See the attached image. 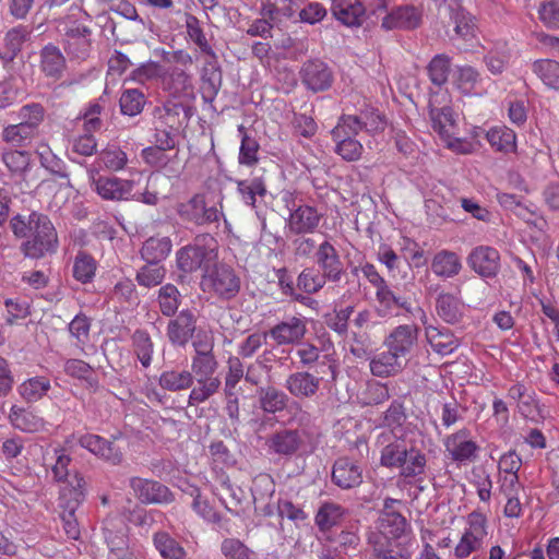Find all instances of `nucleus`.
<instances>
[{
	"label": "nucleus",
	"instance_id": "obj_1",
	"mask_svg": "<svg viewBox=\"0 0 559 559\" xmlns=\"http://www.w3.org/2000/svg\"><path fill=\"white\" fill-rule=\"evenodd\" d=\"M10 226L16 237L27 238L20 247L26 258L38 260L57 251L58 233L46 214L39 212H32L28 216L17 214L10 221Z\"/></svg>",
	"mask_w": 559,
	"mask_h": 559
},
{
	"label": "nucleus",
	"instance_id": "obj_2",
	"mask_svg": "<svg viewBox=\"0 0 559 559\" xmlns=\"http://www.w3.org/2000/svg\"><path fill=\"white\" fill-rule=\"evenodd\" d=\"M218 260V243L211 234L195 236L176 253L177 267L183 273L201 271L207 274Z\"/></svg>",
	"mask_w": 559,
	"mask_h": 559
},
{
	"label": "nucleus",
	"instance_id": "obj_3",
	"mask_svg": "<svg viewBox=\"0 0 559 559\" xmlns=\"http://www.w3.org/2000/svg\"><path fill=\"white\" fill-rule=\"evenodd\" d=\"M202 284L223 300L235 298L240 292V278L235 271L226 265L216 263L206 274L202 275Z\"/></svg>",
	"mask_w": 559,
	"mask_h": 559
},
{
	"label": "nucleus",
	"instance_id": "obj_4",
	"mask_svg": "<svg viewBox=\"0 0 559 559\" xmlns=\"http://www.w3.org/2000/svg\"><path fill=\"white\" fill-rule=\"evenodd\" d=\"M176 212L181 221L195 226H203L219 221L222 212L215 206H209L202 194H194L186 202L177 205Z\"/></svg>",
	"mask_w": 559,
	"mask_h": 559
},
{
	"label": "nucleus",
	"instance_id": "obj_5",
	"mask_svg": "<svg viewBox=\"0 0 559 559\" xmlns=\"http://www.w3.org/2000/svg\"><path fill=\"white\" fill-rule=\"evenodd\" d=\"M307 318L292 316L277 322L267 330V335L276 346H294L300 344L307 334Z\"/></svg>",
	"mask_w": 559,
	"mask_h": 559
},
{
	"label": "nucleus",
	"instance_id": "obj_6",
	"mask_svg": "<svg viewBox=\"0 0 559 559\" xmlns=\"http://www.w3.org/2000/svg\"><path fill=\"white\" fill-rule=\"evenodd\" d=\"M306 436L305 429L284 428L271 435L266 445L271 453L290 459L305 447Z\"/></svg>",
	"mask_w": 559,
	"mask_h": 559
},
{
	"label": "nucleus",
	"instance_id": "obj_7",
	"mask_svg": "<svg viewBox=\"0 0 559 559\" xmlns=\"http://www.w3.org/2000/svg\"><path fill=\"white\" fill-rule=\"evenodd\" d=\"M377 444L381 447L380 464L389 468L399 467L405 463L408 449L412 447L393 430L382 431L377 438Z\"/></svg>",
	"mask_w": 559,
	"mask_h": 559
},
{
	"label": "nucleus",
	"instance_id": "obj_8",
	"mask_svg": "<svg viewBox=\"0 0 559 559\" xmlns=\"http://www.w3.org/2000/svg\"><path fill=\"white\" fill-rule=\"evenodd\" d=\"M129 486L134 497L144 504H167L174 501V495L170 489L159 481L131 477Z\"/></svg>",
	"mask_w": 559,
	"mask_h": 559
},
{
	"label": "nucleus",
	"instance_id": "obj_9",
	"mask_svg": "<svg viewBox=\"0 0 559 559\" xmlns=\"http://www.w3.org/2000/svg\"><path fill=\"white\" fill-rule=\"evenodd\" d=\"M299 74L301 83L307 90L313 93L329 90L334 80L333 72L330 67L319 59L306 61L302 64Z\"/></svg>",
	"mask_w": 559,
	"mask_h": 559
},
{
	"label": "nucleus",
	"instance_id": "obj_10",
	"mask_svg": "<svg viewBox=\"0 0 559 559\" xmlns=\"http://www.w3.org/2000/svg\"><path fill=\"white\" fill-rule=\"evenodd\" d=\"M444 448L451 460L456 463L475 461L479 450L478 444L471 438V431L466 428L448 436Z\"/></svg>",
	"mask_w": 559,
	"mask_h": 559
},
{
	"label": "nucleus",
	"instance_id": "obj_11",
	"mask_svg": "<svg viewBox=\"0 0 559 559\" xmlns=\"http://www.w3.org/2000/svg\"><path fill=\"white\" fill-rule=\"evenodd\" d=\"M467 264L483 278H493L501 267L500 253L493 247L478 246L468 254Z\"/></svg>",
	"mask_w": 559,
	"mask_h": 559
},
{
	"label": "nucleus",
	"instance_id": "obj_12",
	"mask_svg": "<svg viewBox=\"0 0 559 559\" xmlns=\"http://www.w3.org/2000/svg\"><path fill=\"white\" fill-rule=\"evenodd\" d=\"M297 346L295 354L299 358V362L302 367L313 368L316 364L319 368L326 367L330 371V379H326L325 381L335 382L338 372V364L332 355H322L321 349L309 342L301 341Z\"/></svg>",
	"mask_w": 559,
	"mask_h": 559
},
{
	"label": "nucleus",
	"instance_id": "obj_13",
	"mask_svg": "<svg viewBox=\"0 0 559 559\" xmlns=\"http://www.w3.org/2000/svg\"><path fill=\"white\" fill-rule=\"evenodd\" d=\"M314 260L318 270L321 271L330 282L337 283L344 274V264L334 245L329 240L319 243Z\"/></svg>",
	"mask_w": 559,
	"mask_h": 559
},
{
	"label": "nucleus",
	"instance_id": "obj_14",
	"mask_svg": "<svg viewBox=\"0 0 559 559\" xmlns=\"http://www.w3.org/2000/svg\"><path fill=\"white\" fill-rule=\"evenodd\" d=\"M419 328L416 324H401L384 338L383 346L397 356L407 359L418 341Z\"/></svg>",
	"mask_w": 559,
	"mask_h": 559
},
{
	"label": "nucleus",
	"instance_id": "obj_15",
	"mask_svg": "<svg viewBox=\"0 0 559 559\" xmlns=\"http://www.w3.org/2000/svg\"><path fill=\"white\" fill-rule=\"evenodd\" d=\"M139 185L135 179H120L118 177H99L93 179L95 191L105 200H129L131 192Z\"/></svg>",
	"mask_w": 559,
	"mask_h": 559
},
{
	"label": "nucleus",
	"instance_id": "obj_16",
	"mask_svg": "<svg viewBox=\"0 0 559 559\" xmlns=\"http://www.w3.org/2000/svg\"><path fill=\"white\" fill-rule=\"evenodd\" d=\"M421 11L414 5H401L391 10L383 19L381 27L385 31H412L421 24Z\"/></svg>",
	"mask_w": 559,
	"mask_h": 559
},
{
	"label": "nucleus",
	"instance_id": "obj_17",
	"mask_svg": "<svg viewBox=\"0 0 559 559\" xmlns=\"http://www.w3.org/2000/svg\"><path fill=\"white\" fill-rule=\"evenodd\" d=\"M197 328V318L192 310L183 309L169 321L167 337L173 345L185 346L192 338Z\"/></svg>",
	"mask_w": 559,
	"mask_h": 559
},
{
	"label": "nucleus",
	"instance_id": "obj_18",
	"mask_svg": "<svg viewBox=\"0 0 559 559\" xmlns=\"http://www.w3.org/2000/svg\"><path fill=\"white\" fill-rule=\"evenodd\" d=\"M376 300L378 302V307L376 308V312L379 317L385 318L391 316L394 308H401L406 313L415 314V311L420 312L421 317L425 318L426 314L424 310L419 307L413 308L412 304L407 298L397 296L388 285H383L381 288L376 290Z\"/></svg>",
	"mask_w": 559,
	"mask_h": 559
},
{
	"label": "nucleus",
	"instance_id": "obj_19",
	"mask_svg": "<svg viewBox=\"0 0 559 559\" xmlns=\"http://www.w3.org/2000/svg\"><path fill=\"white\" fill-rule=\"evenodd\" d=\"M59 500L60 507L64 510L76 511L86 497V481L79 472L68 477V480H61Z\"/></svg>",
	"mask_w": 559,
	"mask_h": 559
},
{
	"label": "nucleus",
	"instance_id": "obj_20",
	"mask_svg": "<svg viewBox=\"0 0 559 559\" xmlns=\"http://www.w3.org/2000/svg\"><path fill=\"white\" fill-rule=\"evenodd\" d=\"M332 481L341 489H352L362 483V469L349 457H338L332 467Z\"/></svg>",
	"mask_w": 559,
	"mask_h": 559
},
{
	"label": "nucleus",
	"instance_id": "obj_21",
	"mask_svg": "<svg viewBox=\"0 0 559 559\" xmlns=\"http://www.w3.org/2000/svg\"><path fill=\"white\" fill-rule=\"evenodd\" d=\"M78 442L82 448L88 450L93 454L111 463L112 465H118L122 461L123 455L120 449L117 448L114 442L98 435H82L79 437Z\"/></svg>",
	"mask_w": 559,
	"mask_h": 559
},
{
	"label": "nucleus",
	"instance_id": "obj_22",
	"mask_svg": "<svg viewBox=\"0 0 559 559\" xmlns=\"http://www.w3.org/2000/svg\"><path fill=\"white\" fill-rule=\"evenodd\" d=\"M323 377H317L308 371L290 373L285 381V389L296 399H311L319 388Z\"/></svg>",
	"mask_w": 559,
	"mask_h": 559
},
{
	"label": "nucleus",
	"instance_id": "obj_23",
	"mask_svg": "<svg viewBox=\"0 0 559 559\" xmlns=\"http://www.w3.org/2000/svg\"><path fill=\"white\" fill-rule=\"evenodd\" d=\"M407 365V359L397 356L390 348L376 354L369 362L370 371L379 378H388L400 373Z\"/></svg>",
	"mask_w": 559,
	"mask_h": 559
},
{
	"label": "nucleus",
	"instance_id": "obj_24",
	"mask_svg": "<svg viewBox=\"0 0 559 559\" xmlns=\"http://www.w3.org/2000/svg\"><path fill=\"white\" fill-rule=\"evenodd\" d=\"M321 214L309 205H300L290 213L288 227L293 234L301 235L313 233L319 226Z\"/></svg>",
	"mask_w": 559,
	"mask_h": 559
},
{
	"label": "nucleus",
	"instance_id": "obj_25",
	"mask_svg": "<svg viewBox=\"0 0 559 559\" xmlns=\"http://www.w3.org/2000/svg\"><path fill=\"white\" fill-rule=\"evenodd\" d=\"M67 69V61L61 50L48 44L40 50V70L53 81H58L63 76Z\"/></svg>",
	"mask_w": 559,
	"mask_h": 559
},
{
	"label": "nucleus",
	"instance_id": "obj_26",
	"mask_svg": "<svg viewBox=\"0 0 559 559\" xmlns=\"http://www.w3.org/2000/svg\"><path fill=\"white\" fill-rule=\"evenodd\" d=\"M332 14L337 21L346 26H360L367 9L357 0L350 3L348 0H332Z\"/></svg>",
	"mask_w": 559,
	"mask_h": 559
},
{
	"label": "nucleus",
	"instance_id": "obj_27",
	"mask_svg": "<svg viewBox=\"0 0 559 559\" xmlns=\"http://www.w3.org/2000/svg\"><path fill=\"white\" fill-rule=\"evenodd\" d=\"M368 544L371 548L370 559H409V554L397 548L383 534H370Z\"/></svg>",
	"mask_w": 559,
	"mask_h": 559
},
{
	"label": "nucleus",
	"instance_id": "obj_28",
	"mask_svg": "<svg viewBox=\"0 0 559 559\" xmlns=\"http://www.w3.org/2000/svg\"><path fill=\"white\" fill-rule=\"evenodd\" d=\"M1 160L12 178L22 180L32 165L31 154L26 151L4 150Z\"/></svg>",
	"mask_w": 559,
	"mask_h": 559
},
{
	"label": "nucleus",
	"instance_id": "obj_29",
	"mask_svg": "<svg viewBox=\"0 0 559 559\" xmlns=\"http://www.w3.org/2000/svg\"><path fill=\"white\" fill-rule=\"evenodd\" d=\"M104 536L110 550V559H136L133 552L129 549L124 526H121L116 531L106 526L104 528Z\"/></svg>",
	"mask_w": 559,
	"mask_h": 559
},
{
	"label": "nucleus",
	"instance_id": "obj_30",
	"mask_svg": "<svg viewBox=\"0 0 559 559\" xmlns=\"http://www.w3.org/2000/svg\"><path fill=\"white\" fill-rule=\"evenodd\" d=\"M426 337L433 352L442 356L452 354L459 347V340L448 329L428 326Z\"/></svg>",
	"mask_w": 559,
	"mask_h": 559
},
{
	"label": "nucleus",
	"instance_id": "obj_31",
	"mask_svg": "<svg viewBox=\"0 0 559 559\" xmlns=\"http://www.w3.org/2000/svg\"><path fill=\"white\" fill-rule=\"evenodd\" d=\"M132 352L144 369L152 365L154 343L150 333L143 329H136L131 335Z\"/></svg>",
	"mask_w": 559,
	"mask_h": 559
},
{
	"label": "nucleus",
	"instance_id": "obj_32",
	"mask_svg": "<svg viewBox=\"0 0 559 559\" xmlns=\"http://www.w3.org/2000/svg\"><path fill=\"white\" fill-rule=\"evenodd\" d=\"M266 185L261 177L237 180V192L241 201L252 209H257L258 199L266 194Z\"/></svg>",
	"mask_w": 559,
	"mask_h": 559
},
{
	"label": "nucleus",
	"instance_id": "obj_33",
	"mask_svg": "<svg viewBox=\"0 0 559 559\" xmlns=\"http://www.w3.org/2000/svg\"><path fill=\"white\" fill-rule=\"evenodd\" d=\"M462 263L455 252L441 250L431 262L432 272L440 277L451 278L460 273Z\"/></svg>",
	"mask_w": 559,
	"mask_h": 559
},
{
	"label": "nucleus",
	"instance_id": "obj_34",
	"mask_svg": "<svg viewBox=\"0 0 559 559\" xmlns=\"http://www.w3.org/2000/svg\"><path fill=\"white\" fill-rule=\"evenodd\" d=\"M429 117L432 129L443 139H449L455 124L453 109L449 106L436 107L430 102Z\"/></svg>",
	"mask_w": 559,
	"mask_h": 559
},
{
	"label": "nucleus",
	"instance_id": "obj_35",
	"mask_svg": "<svg viewBox=\"0 0 559 559\" xmlns=\"http://www.w3.org/2000/svg\"><path fill=\"white\" fill-rule=\"evenodd\" d=\"M173 248L169 237H150L141 248V257L146 262L158 263L165 260Z\"/></svg>",
	"mask_w": 559,
	"mask_h": 559
},
{
	"label": "nucleus",
	"instance_id": "obj_36",
	"mask_svg": "<svg viewBox=\"0 0 559 559\" xmlns=\"http://www.w3.org/2000/svg\"><path fill=\"white\" fill-rule=\"evenodd\" d=\"M258 396L260 407L269 414L282 412L288 402V396L285 392L271 385L259 388Z\"/></svg>",
	"mask_w": 559,
	"mask_h": 559
},
{
	"label": "nucleus",
	"instance_id": "obj_37",
	"mask_svg": "<svg viewBox=\"0 0 559 559\" xmlns=\"http://www.w3.org/2000/svg\"><path fill=\"white\" fill-rule=\"evenodd\" d=\"M153 129L155 146H150L142 151L146 162H151V156L153 155H160L163 151L175 148L177 142L176 129H169V127H153Z\"/></svg>",
	"mask_w": 559,
	"mask_h": 559
},
{
	"label": "nucleus",
	"instance_id": "obj_38",
	"mask_svg": "<svg viewBox=\"0 0 559 559\" xmlns=\"http://www.w3.org/2000/svg\"><path fill=\"white\" fill-rule=\"evenodd\" d=\"M185 23L189 39L195 44L202 53L211 59H216V53L206 39L200 20L191 13L186 12Z\"/></svg>",
	"mask_w": 559,
	"mask_h": 559
},
{
	"label": "nucleus",
	"instance_id": "obj_39",
	"mask_svg": "<svg viewBox=\"0 0 559 559\" xmlns=\"http://www.w3.org/2000/svg\"><path fill=\"white\" fill-rule=\"evenodd\" d=\"M344 515L345 509L341 504L326 501L320 506L314 521L321 532L331 533V528L338 524Z\"/></svg>",
	"mask_w": 559,
	"mask_h": 559
},
{
	"label": "nucleus",
	"instance_id": "obj_40",
	"mask_svg": "<svg viewBox=\"0 0 559 559\" xmlns=\"http://www.w3.org/2000/svg\"><path fill=\"white\" fill-rule=\"evenodd\" d=\"M188 493L192 498V510L204 521L221 527L223 521L222 515L210 504L209 500L201 493L200 488L191 487Z\"/></svg>",
	"mask_w": 559,
	"mask_h": 559
},
{
	"label": "nucleus",
	"instance_id": "obj_41",
	"mask_svg": "<svg viewBox=\"0 0 559 559\" xmlns=\"http://www.w3.org/2000/svg\"><path fill=\"white\" fill-rule=\"evenodd\" d=\"M326 540L335 544V556H352L357 551L360 537L353 530H342L338 533H329Z\"/></svg>",
	"mask_w": 559,
	"mask_h": 559
},
{
	"label": "nucleus",
	"instance_id": "obj_42",
	"mask_svg": "<svg viewBox=\"0 0 559 559\" xmlns=\"http://www.w3.org/2000/svg\"><path fill=\"white\" fill-rule=\"evenodd\" d=\"M296 13L293 0H265L262 2L261 15L278 24L283 19H292Z\"/></svg>",
	"mask_w": 559,
	"mask_h": 559
},
{
	"label": "nucleus",
	"instance_id": "obj_43",
	"mask_svg": "<svg viewBox=\"0 0 559 559\" xmlns=\"http://www.w3.org/2000/svg\"><path fill=\"white\" fill-rule=\"evenodd\" d=\"M436 308L439 317L451 324L457 323L463 316V305L452 294H440Z\"/></svg>",
	"mask_w": 559,
	"mask_h": 559
},
{
	"label": "nucleus",
	"instance_id": "obj_44",
	"mask_svg": "<svg viewBox=\"0 0 559 559\" xmlns=\"http://www.w3.org/2000/svg\"><path fill=\"white\" fill-rule=\"evenodd\" d=\"M380 532L376 534H383L391 538H400L406 531V519L396 511L382 512L379 518Z\"/></svg>",
	"mask_w": 559,
	"mask_h": 559
},
{
	"label": "nucleus",
	"instance_id": "obj_45",
	"mask_svg": "<svg viewBox=\"0 0 559 559\" xmlns=\"http://www.w3.org/2000/svg\"><path fill=\"white\" fill-rule=\"evenodd\" d=\"M9 419L12 426L24 432L38 431L43 426L40 417L25 408L13 405L10 409Z\"/></svg>",
	"mask_w": 559,
	"mask_h": 559
},
{
	"label": "nucleus",
	"instance_id": "obj_46",
	"mask_svg": "<svg viewBox=\"0 0 559 559\" xmlns=\"http://www.w3.org/2000/svg\"><path fill=\"white\" fill-rule=\"evenodd\" d=\"M153 543L163 559H185L187 556L185 548L167 532L155 533Z\"/></svg>",
	"mask_w": 559,
	"mask_h": 559
},
{
	"label": "nucleus",
	"instance_id": "obj_47",
	"mask_svg": "<svg viewBox=\"0 0 559 559\" xmlns=\"http://www.w3.org/2000/svg\"><path fill=\"white\" fill-rule=\"evenodd\" d=\"M38 157L41 167H44L51 175H55L61 179H64L66 182L62 183L66 188H72L69 173L67 171V166L64 162L59 158L56 154L52 153L50 147L45 146L44 150L38 151Z\"/></svg>",
	"mask_w": 559,
	"mask_h": 559
},
{
	"label": "nucleus",
	"instance_id": "obj_48",
	"mask_svg": "<svg viewBox=\"0 0 559 559\" xmlns=\"http://www.w3.org/2000/svg\"><path fill=\"white\" fill-rule=\"evenodd\" d=\"M159 385L167 391L176 392L189 389L193 383V376L187 370H166L160 373Z\"/></svg>",
	"mask_w": 559,
	"mask_h": 559
},
{
	"label": "nucleus",
	"instance_id": "obj_49",
	"mask_svg": "<svg viewBox=\"0 0 559 559\" xmlns=\"http://www.w3.org/2000/svg\"><path fill=\"white\" fill-rule=\"evenodd\" d=\"M533 72L550 88L559 90V62L552 59H539L532 64Z\"/></svg>",
	"mask_w": 559,
	"mask_h": 559
},
{
	"label": "nucleus",
	"instance_id": "obj_50",
	"mask_svg": "<svg viewBox=\"0 0 559 559\" xmlns=\"http://www.w3.org/2000/svg\"><path fill=\"white\" fill-rule=\"evenodd\" d=\"M329 278L318 269L305 267L297 277V287L313 295L324 287Z\"/></svg>",
	"mask_w": 559,
	"mask_h": 559
},
{
	"label": "nucleus",
	"instance_id": "obj_51",
	"mask_svg": "<svg viewBox=\"0 0 559 559\" xmlns=\"http://www.w3.org/2000/svg\"><path fill=\"white\" fill-rule=\"evenodd\" d=\"M50 390V381L45 377L31 378L17 388V392L26 402H37Z\"/></svg>",
	"mask_w": 559,
	"mask_h": 559
},
{
	"label": "nucleus",
	"instance_id": "obj_52",
	"mask_svg": "<svg viewBox=\"0 0 559 559\" xmlns=\"http://www.w3.org/2000/svg\"><path fill=\"white\" fill-rule=\"evenodd\" d=\"M426 464V455L420 450L412 445L408 449L405 463L399 466L400 475L404 478H415L420 476L425 473Z\"/></svg>",
	"mask_w": 559,
	"mask_h": 559
},
{
	"label": "nucleus",
	"instance_id": "obj_53",
	"mask_svg": "<svg viewBox=\"0 0 559 559\" xmlns=\"http://www.w3.org/2000/svg\"><path fill=\"white\" fill-rule=\"evenodd\" d=\"M486 138L497 151L509 153L515 148V133L506 126L491 128Z\"/></svg>",
	"mask_w": 559,
	"mask_h": 559
},
{
	"label": "nucleus",
	"instance_id": "obj_54",
	"mask_svg": "<svg viewBox=\"0 0 559 559\" xmlns=\"http://www.w3.org/2000/svg\"><path fill=\"white\" fill-rule=\"evenodd\" d=\"M97 269L96 260L85 251H79L73 262V276L76 281L85 284L95 276Z\"/></svg>",
	"mask_w": 559,
	"mask_h": 559
},
{
	"label": "nucleus",
	"instance_id": "obj_55",
	"mask_svg": "<svg viewBox=\"0 0 559 559\" xmlns=\"http://www.w3.org/2000/svg\"><path fill=\"white\" fill-rule=\"evenodd\" d=\"M38 134L17 122L14 124L7 126L1 133V139L13 146H25L32 142Z\"/></svg>",
	"mask_w": 559,
	"mask_h": 559
},
{
	"label": "nucleus",
	"instance_id": "obj_56",
	"mask_svg": "<svg viewBox=\"0 0 559 559\" xmlns=\"http://www.w3.org/2000/svg\"><path fill=\"white\" fill-rule=\"evenodd\" d=\"M46 110L38 103L26 104L17 111L19 122L39 134V127L44 122Z\"/></svg>",
	"mask_w": 559,
	"mask_h": 559
},
{
	"label": "nucleus",
	"instance_id": "obj_57",
	"mask_svg": "<svg viewBox=\"0 0 559 559\" xmlns=\"http://www.w3.org/2000/svg\"><path fill=\"white\" fill-rule=\"evenodd\" d=\"M451 59L444 53L436 55L427 66L428 76L431 83L441 87L448 82Z\"/></svg>",
	"mask_w": 559,
	"mask_h": 559
},
{
	"label": "nucleus",
	"instance_id": "obj_58",
	"mask_svg": "<svg viewBox=\"0 0 559 559\" xmlns=\"http://www.w3.org/2000/svg\"><path fill=\"white\" fill-rule=\"evenodd\" d=\"M145 103V95L138 88L124 90L119 99L121 112L130 117L141 114Z\"/></svg>",
	"mask_w": 559,
	"mask_h": 559
},
{
	"label": "nucleus",
	"instance_id": "obj_59",
	"mask_svg": "<svg viewBox=\"0 0 559 559\" xmlns=\"http://www.w3.org/2000/svg\"><path fill=\"white\" fill-rule=\"evenodd\" d=\"M198 386L193 388L189 395V405H195L205 402L214 395L219 386L221 381L217 377L198 378Z\"/></svg>",
	"mask_w": 559,
	"mask_h": 559
},
{
	"label": "nucleus",
	"instance_id": "obj_60",
	"mask_svg": "<svg viewBox=\"0 0 559 559\" xmlns=\"http://www.w3.org/2000/svg\"><path fill=\"white\" fill-rule=\"evenodd\" d=\"M238 130L240 133H243L241 138V145L238 156L239 164L252 167L257 165L259 162L258 153L260 150V145L254 138L248 135L245 132L243 126H240Z\"/></svg>",
	"mask_w": 559,
	"mask_h": 559
},
{
	"label": "nucleus",
	"instance_id": "obj_61",
	"mask_svg": "<svg viewBox=\"0 0 559 559\" xmlns=\"http://www.w3.org/2000/svg\"><path fill=\"white\" fill-rule=\"evenodd\" d=\"M180 293L173 284H166L159 288L158 304L160 311L166 317L174 316L180 305Z\"/></svg>",
	"mask_w": 559,
	"mask_h": 559
},
{
	"label": "nucleus",
	"instance_id": "obj_62",
	"mask_svg": "<svg viewBox=\"0 0 559 559\" xmlns=\"http://www.w3.org/2000/svg\"><path fill=\"white\" fill-rule=\"evenodd\" d=\"M466 523L467 527L463 534L484 544V539L488 535L487 516L479 510H474L467 515Z\"/></svg>",
	"mask_w": 559,
	"mask_h": 559
},
{
	"label": "nucleus",
	"instance_id": "obj_63",
	"mask_svg": "<svg viewBox=\"0 0 559 559\" xmlns=\"http://www.w3.org/2000/svg\"><path fill=\"white\" fill-rule=\"evenodd\" d=\"M166 274L164 266L158 263L146 262L136 273V282L140 286L154 287L159 285Z\"/></svg>",
	"mask_w": 559,
	"mask_h": 559
},
{
	"label": "nucleus",
	"instance_id": "obj_64",
	"mask_svg": "<svg viewBox=\"0 0 559 559\" xmlns=\"http://www.w3.org/2000/svg\"><path fill=\"white\" fill-rule=\"evenodd\" d=\"M221 551L226 559H257L255 552L238 538H225Z\"/></svg>",
	"mask_w": 559,
	"mask_h": 559
}]
</instances>
